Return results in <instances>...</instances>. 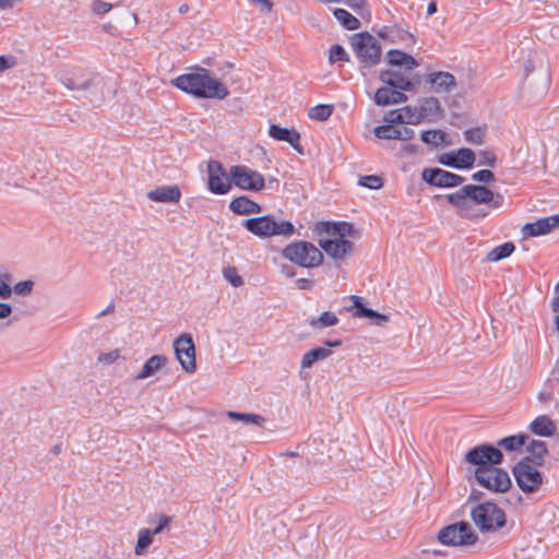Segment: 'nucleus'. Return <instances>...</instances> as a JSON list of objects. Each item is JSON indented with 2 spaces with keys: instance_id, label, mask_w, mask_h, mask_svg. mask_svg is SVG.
<instances>
[{
  "instance_id": "f257e3e1",
  "label": "nucleus",
  "mask_w": 559,
  "mask_h": 559,
  "mask_svg": "<svg viewBox=\"0 0 559 559\" xmlns=\"http://www.w3.org/2000/svg\"><path fill=\"white\" fill-rule=\"evenodd\" d=\"M316 229L318 233L326 235L319 239V246L334 261L342 262L353 253L354 243L345 239V236L353 231L352 224L320 222Z\"/></svg>"
},
{
  "instance_id": "f03ea898",
  "label": "nucleus",
  "mask_w": 559,
  "mask_h": 559,
  "mask_svg": "<svg viewBox=\"0 0 559 559\" xmlns=\"http://www.w3.org/2000/svg\"><path fill=\"white\" fill-rule=\"evenodd\" d=\"M173 84L177 88L200 98L224 99L229 94L227 87L203 68L193 73L179 75L173 80Z\"/></svg>"
},
{
  "instance_id": "7ed1b4c3",
  "label": "nucleus",
  "mask_w": 559,
  "mask_h": 559,
  "mask_svg": "<svg viewBox=\"0 0 559 559\" xmlns=\"http://www.w3.org/2000/svg\"><path fill=\"white\" fill-rule=\"evenodd\" d=\"M450 204L456 207L461 217L478 219L486 217L489 213L485 210H476V204H488L492 200V191L485 186L466 185L459 191L447 195Z\"/></svg>"
},
{
  "instance_id": "20e7f679",
  "label": "nucleus",
  "mask_w": 559,
  "mask_h": 559,
  "mask_svg": "<svg viewBox=\"0 0 559 559\" xmlns=\"http://www.w3.org/2000/svg\"><path fill=\"white\" fill-rule=\"evenodd\" d=\"M242 226L259 238L289 237L295 233V227L289 221L276 218L271 214L248 218L242 222Z\"/></svg>"
},
{
  "instance_id": "39448f33",
  "label": "nucleus",
  "mask_w": 559,
  "mask_h": 559,
  "mask_svg": "<svg viewBox=\"0 0 559 559\" xmlns=\"http://www.w3.org/2000/svg\"><path fill=\"white\" fill-rule=\"evenodd\" d=\"M352 49L360 62V68L378 66L382 57V47L379 40L368 32L354 34L350 37Z\"/></svg>"
},
{
  "instance_id": "423d86ee",
  "label": "nucleus",
  "mask_w": 559,
  "mask_h": 559,
  "mask_svg": "<svg viewBox=\"0 0 559 559\" xmlns=\"http://www.w3.org/2000/svg\"><path fill=\"white\" fill-rule=\"evenodd\" d=\"M471 518L480 532H497L506 525L504 511L496 503H479L471 511Z\"/></svg>"
},
{
  "instance_id": "0eeeda50",
  "label": "nucleus",
  "mask_w": 559,
  "mask_h": 559,
  "mask_svg": "<svg viewBox=\"0 0 559 559\" xmlns=\"http://www.w3.org/2000/svg\"><path fill=\"white\" fill-rule=\"evenodd\" d=\"M282 254L285 259L302 267H316L323 261L322 252L313 243L304 240L287 245Z\"/></svg>"
},
{
  "instance_id": "6e6552de",
  "label": "nucleus",
  "mask_w": 559,
  "mask_h": 559,
  "mask_svg": "<svg viewBox=\"0 0 559 559\" xmlns=\"http://www.w3.org/2000/svg\"><path fill=\"white\" fill-rule=\"evenodd\" d=\"M516 485L525 493H536L543 483V474L538 471L533 460L525 457L516 463L512 469Z\"/></svg>"
},
{
  "instance_id": "1a4fd4ad",
  "label": "nucleus",
  "mask_w": 559,
  "mask_h": 559,
  "mask_svg": "<svg viewBox=\"0 0 559 559\" xmlns=\"http://www.w3.org/2000/svg\"><path fill=\"white\" fill-rule=\"evenodd\" d=\"M438 539L448 546H472L478 540V535L467 522L462 521L440 530Z\"/></svg>"
},
{
  "instance_id": "9d476101",
  "label": "nucleus",
  "mask_w": 559,
  "mask_h": 559,
  "mask_svg": "<svg viewBox=\"0 0 559 559\" xmlns=\"http://www.w3.org/2000/svg\"><path fill=\"white\" fill-rule=\"evenodd\" d=\"M479 486L491 492H506L511 487L509 474L499 467H480L475 469Z\"/></svg>"
},
{
  "instance_id": "9b49d317",
  "label": "nucleus",
  "mask_w": 559,
  "mask_h": 559,
  "mask_svg": "<svg viewBox=\"0 0 559 559\" xmlns=\"http://www.w3.org/2000/svg\"><path fill=\"white\" fill-rule=\"evenodd\" d=\"M233 183L241 190L261 191L265 187L264 177L257 170L243 165H235L229 169Z\"/></svg>"
},
{
  "instance_id": "f8f14e48",
  "label": "nucleus",
  "mask_w": 559,
  "mask_h": 559,
  "mask_svg": "<svg viewBox=\"0 0 559 559\" xmlns=\"http://www.w3.org/2000/svg\"><path fill=\"white\" fill-rule=\"evenodd\" d=\"M502 459V452L491 444H480L475 447L465 455V460L468 463L476 465V468L496 467L495 465L500 464Z\"/></svg>"
},
{
  "instance_id": "ddd939ff",
  "label": "nucleus",
  "mask_w": 559,
  "mask_h": 559,
  "mask_svg": "<svg viewBox=\"0 0 559 559\" xmlns=\"http://www.w3.org/2000/svg\"><path fill=\"white\" fill-rule=\"evenodd\" d=\"M174 350L176 358L180 362L182 369L192 373L197 369L195 364V346L190 334L183 333L174 342Z\"/></svg>"
},
{
  "instance_id": "4468645a",
  "label": "nucleus",
  "mask_w": 559,
  "mask_h": 559,
  "mask_svg": "<svg viewBox=\"0 0 559 559\" xmlns=\"http://www.w3.org/2000/svg\"><path fill=\"white\" fill-rule=\"evenodd\" d=\"M379 80L390 87L411 92L418 84L417 75L412 74V70H383L379 74Z\"/></svg>"
},
{
  "instance_id": "2eb2a0df",
  "label": "nucleus",
  "mask_w": 559,
  "mask_h": 559,
  "mask_svg": "<svg viewBox=\"0 0 559 559\" xmlns=\"http://www.w3.org/2000/svg\"><path fill=\"white\" fill-rule=\"evenodd\" d=\"M209 190L214 194H226L231 188V178H229L218 160L207 163Z\"/></svg>"
},
{
  "instance_id": "dca6fc26",
  "label": "nucleus",
  "mask_w": 559,
  "mask_h": 559,
  "mask_svg": "<svg viewBox=\"0 0 559 559\" xmlns=\"http://www.w3.org/2000/svg\"><path fill=\"white\" fill-rule=\"evenodd\" d=\"M423 179L430 186L453 188L464 182V177L441 168H426L421 174Z\"/></svg>"
},
{
  "instance_id": "f3484780",
  "label": "nucleus",
  "mask_w": 559,
  "mask_h": 559,
  "mask_svg": "<svg viewBox=\"0 0 559 559\" xmlns=\"http://www.w3.org/2000/svg\"><path fill=\"white\" fill-rule=\"evenodd\" d=\"M559 226V215H551L524 225L522 231L525 237H537L550 233Z\"/></svg>"
},
{
  "instance_id": "a211bd4d",
  "label": "nucleus",
  "mask_w": 559,
  "mask_h": 559,
  "mask_svg": "<svg viewBox=\"0 0 559 559\" xmlns=\"http://www.w3.org/2000/svg\"><path fill=\"white\" fill-rule=\"evenodd\" d=\"M374 103L379 106H389L405 103L407 96L403 91L390 87L389 85L379 87L374 93Z\"/></svg>"
},
{
  "instance_id": "6ab92c4d",
  "label": "nucleus",
  "mask_w": 559,
  "mask_h": 559,
  "mask_svg": "<svg viewBox=\"0 0 559 559\" xmlns=\"http://www.w3.org/2000/svg\"><path fill=\"white\" fill-rule=\"evenodd\" d=\"M427 83L436 93H449L456 86V80L450 72L438 71L430 73Z\"/></svg>"
},
{
  "instance_id": "aec40b11",
  "label": "nucleus",
  "mask_w": 559,
  "mask_h": 559,
  "mask_svg": "<svg viewBox=\"0 0 559 559\" xmlns=\"http://www.w3.org/2000/svg\"><path fill=\"white\" fill-rule=\"evenodd\" d=\"M269 135L275 140L289 143L294 150H296L298 153H302V147L300 145V134L296 130H289L277 124H271L269 128Z\"/></svg>"
},
{
  "instance_id": "412c9836",
  "label": "nucleus",
  "mask_w": 559,
  "mask_h": 559,
  "mask_svg": "<svg viewBox=\"0 0 559 559\" xmlns=\"http://www.w3.org/2000/svg\"><path fill=\"white\" fill-rule=\"evenodd\" d=\"M147 198L154 202L178 203L181 191L177 186H162L147 193Z\"/></svg>"
},
{
  "instance_id": "4be33fe9",
  "label": "nucleus",
  "mask_w": 559,
  "mask_h": 559,
  "mask_svg": "<svg viewBox=\"0 0 559 559\" xmlns=\"http://www.w3.org/2000/svg\"><path fill=\"white\" fill-rule=\"evenodd\" d=\"M229 209L237 215L258 214L262 211L259 203L246 195L237 197L229 203Z\"/></svg>"
},
{
  "instance_id": "5701e85b",
  "label": "nucleus",
  "mask_w": 559,
  "mask_h": 559,
  "mask_svg": "<svg viewBox=\"0 0 559 559\" xmlns=\"http://www.w3.org/2000/svg\"><path fill=\"white\" fill-rule=\"evenodd\" d=\"M378 36L392 44L397 41L414 44L415 41L413 34L395 26H383L381 29H379Z\"/></svg>"
},
{
  "instance_id": "b1692460",
  "label": "nucleus",
  "mask_w": 559,
  "mask_h": 559,
  "mask_svg": "<svg viewBox=\"0 0 559 559\" xmlns=\"http://www.w3.org/2000/svg\"><path fill=\"white\" fill-rule=\"evenodd\" d=\"M386 62L390 66L403 67L405 70H414L418 67V62L413 56L397 49L386 52Z\"/></svg>"
},
{
  "instance_id": "393cba45",
  "label": "nucleus",
  "mask_w": 559,
  "mask_h": 559,
  "mask_svg": "<svg viewBox=\"0 0 559 559\" xmlns=\"http://www.w3.org/2000/svg\"><path fill=\"white\" fill-rule=\"evenodd\" d=\"M530 429L534 435L552 437L557 431V425L547 415H540L531 423Z\"/></svg>"
},
{
  "instance_id": "a878e982",
  "label": "nucleus",
  "mask_w": 559,
  "mask_h": 559,
  "mask_svg": "<svg viewBox=\"0 0 559 559\" xmlns=\"http://www.w3.org/2000/svg\"><path fill=\"white\" fill-rule=\"evenodd\" d=\"M167 362V358L163 355H153L143 365L141 371L134 376V380L140 381L154 376Z\"/></svg>"
},
{
  "instance_id": "bb28decb",
  "label": "nucleus",
  "mask_w": 559,
  "mask_h": 559,
  "mask_svg": "<svg viewBox=\"0 0 559 559\" xmlns=\"http://www.w3.org/2000/svg\"><path fill=\"white\" fill-rule=\"evenodd\" d=\"M418 109L423 120L433 121L443 116L441 104L435 97L425 98Z\"/></svg>"
},
{
  "instance_id": "cd10ccee",
  "label": "nucleus",
  "mask_w": 559,
  "mask_h": 559,
  "mask_svg": "<svg viewBox=\"0 0 559 559\" xmlns=\"http://www.w3.org/2000/svg\"><path fill=\"white\" fill-rule=\"evenodd\" d=\"M354 307L356 308L355 317L357 318H369V319H377L376 324L377 325H384L386 322H389V317L382 313H379L370 308H367L362 305L360 297L358 296H350Z\"/></svg>"
},
{
  "instance_id": "c85d7f7f",
  "label": "nucleus",
  "mask_w": 559,
  "mask_h": 559,
  "mask_svg": "<svg viewBox=\"0 0 559 559\" xmlns=\"http://www.w3.org/2000/svg\"><path fill=\"white\" fill-rule=\"evenodd\" d=\"M332 352L325 347H316L307 352L301 358V369H309L317 361L324 360Z\"/></svg>"
},
{
  "instance_id": "c756f323",
  "label": "nucleus",
  "mask_w": 559,
  "mask_h": 559,
  "mask_svg": "<svg viewBox=\"0 0 559 559\" xmlns=\"http://www.w3.org/2000/svg\"><path fill=\"white\" fill-rule=\"evenodd\" d=\"M333 15L348 31H356L360 27V21L345 9H334Z\"/></svg>"
},
{
  "instance_id": "7c9ffc66",
  "label": "nucleus",
  "mask_w": 559,
  "mask_h": 559,
  "mask_svg": "<svg viewBox=\"0 0 559 559\" xmlns=\"http://www.w3.org/2000/svg\"><path fill=\"white\" fill-rule=\"evenodd\" d=\"M395 120L406 124H418L423 121L418 107L405 106L399 109Z\"/></svg>"
},
{
  "instance_id": "2f4dec72",
  "label": "nucleus",
  "mask_w": 559,
  "mask_h": 559,
  "mask_svg": "<svg viewBox=\"0 0 559 559\" xmlns=\"http://www.w3.org/2000/svg\"><path fill=\"white\" fill-rule=\"evenodd\" d=\"M514 250L515 246L513 245V242H504L491 249L487 253L486 260L489 262H498L511 255Z\"/></svg>"
},
{
  "instance_id": "473e14b6",
  "label": "nucleus",
  "mask_w": 559,
  "mask_h": 559,
  "mask_svg": "<svg viewBox=\"0 0 559 559\" xmlns=\"http://www.w3.org/2000/svg\"><path fill=\"white\" fill-rule=\"evenodd\" d=\"M455 155V168L465 169L471 168L476 159L475 153L471 148H459L454 152Z\"/></svg>"
},
{
  "instance_id": "72a5a7b5",
  "label": "nucleus",
  "mask_w": 559,
  "mask_h": 559,
  "mask_svg": "<svg viewBox=\"0 0 559 559\" xmlns=\"http://www.w3.org/2000/svg\"><path fill=\"white\" fill-rule=\"evenodd\" d=\"M420 139L424 143L435 147L447 144V133L442 130L423 131Z\"/></svg>"
},
{
  "instance_id": "f704fd0d",
  "label": "nucleus",
  "mask_w": 559,
  "mask_h": 559,
  "mask_svg": "<svg viewBox=\"0 0 559 559\" xmlns=\"http://www.w3.org/2000/svg\"><path fill=\"white\" fill-rule=\"evenodd\" d=\"M528 437L526 435L509 436L502 438L498 444L506 451H519L526 443Z\"/></svg>"
},
{
  "instance_id": "c9c22d12",
  "label": "nucleus",
  "mask_w": 559,
  "mask_h": 559,
  "mask_svg": "<svg viewBox=\"0 0 559 559\" xmlns=\"http://www.w3.org/2000/svg\"><path fill=\"white\" fill-rule=\"evenodd\" d=\"M338 323V318L335 313L331 311L322 312L319 318L311 319L309 321V325L313 329H324L329 326H334Z\"/></svg>"
},
{
  "instance_id": "e433bc0d",
  "label": "nucleus",
  "mask_w": 559,
  "mask_h": 559,
  "mask_svg": "<svg viewBox=\"0 0 559 559\" xmlns=\"http://www.w3.org/2000/svg\"><path fill=\"white\" fill-rule=\"evenodd\" d=\"M227 416L231 420H239L243 424H252L259 427H262L265 423V419L258 414H246L230 411L227 413Z\"/></svg>"
},
{
  "instance_id": "4c0bfd02",
  "label": "nucleus",
  "mask_w": 559,
  "mask_h": 559,
  "mask_svg": "<svg viewBox=\"0 0 559 559\" xmlns=\"http://www.w3.org/2000/svg\"><path fill=\"white\" fill-rule=\"evenodd\" d=\"M153 536L154 535L151 533L150 528L140 530L136 545L134 547V554L136 556H142L146 552V549L153 543Z\"/></svg>"
},
{
  "instance_id": "58836bf2",
  "label": "nucleus",
  "mask_w": 559,
  "mask_h": 559,
  "mask_svg": "<svg viewBox=\"0 0 559 559\" xmlns=\"http://www.w3.org/2000/svg\"><path fill=\"white\" fill-rule=\"evenodd\" d=\"M333 112L332 105H317L309 109L308 117L312 120L317 121H325L328 120Z\"/></svg>"
},
{
  "instance_id": "ea45409f",
  "label": "nucleus",
  "mask_w": 559,
  "mask_h": 559,
  "mask_svg": "<svg viewBox=\"0 0 559 559\" xmlns=\"http://www.w3.org/2000/svg\"><path fill=\"white\" fill-rule=\"evenodd\" d=\"M374 135L382 140H399V127L391 124L378 126L373 130Z\"/></svg>"
},
{
  "instance_id": "a19ab883",
  "label": "nucleus",
  "mask_w": 559,
  "mask_h": 559,
  "mask_svg": "<svg viewBox=\"0 0 559 559\" xmlns=\"http://www.w3.org/2000/svg\"><path fill=\"white\" fill-rule=\"evenodd\" d=\"M171 521V516L166 514H154L147 520V522L151 524L156 522V526L153 530H151V533L153 535L160 534L164 530L168 528Z\"/></svg>"
},
{
  "instance_id": "79ce46f5",
  "label": "nucleus",
  "mask_w": 559,
  "mask_h": 559,
  "mask_svg": "<svg viewBox=\"0 0 559 559\" xmlns=\"http://www.w3.org/2000/svg\"><path fill=\"white\" fill-rule=\"evenodd\" d=\"M527 451L537 460L542 461L547 454L548 449L546 442L539 440H531L526 447Z\"/></svg>"
},
{
  "instance_id": "37998d69",
  "label": "nucleus",
  "mask_w": 559,
  "mask_h": 559,
  "mask_svg": "<svg viewBox=\"0 0 559 559\" xmlns=\"http://www.w3.org/2000/svg\"><path fill=\"white\" fill-rule=\"evenodd\" d=\"M329 61L330 63H335L337 61L349 62V56L342 45L335 44L330 48Z\"/></svg>"
},
{
  "instance_id": "c03bdc74",
  "label": "nucleus",
  "mask_w": 559,
  "mask_h": 559,
  "mask_svg": "<svg viewBox=\"0 0 559 559\" xmlns=\"http://www.w3.org/2000/svg\"><path fill=\"white\" fill-rule=\"evenodd\" d=\"M359 185L369 189L378 190L383 187V179L377 175H367L359 178Z\"/></svg>"
},
{
  "instance_id": "a18cd8bd",
  "label": "nucleus",
  "mask_w": 559,
  "mask_h": 559,
  "mask_svg": "<svg viewBox=\"0 0 559 559\" xmlns=\"http://www.w3.org/2000/svg\"><path fill=\"white\" fill-rule=\"evenodd\" d=\"M223 275L234 287H240L243 285V278L238 274L235 266H227L223 270Z\"/></svg>"
},
{
  "instance_id": "49530a36",
  "label": "nucleus",
  "mask_w": 559,
  "mask_h": 559,
  "mask_svg": "<svg viewBox=\"0 0 559 559\" xmlns=\"http://www.w3.org/2000/svg\"><path fill=\"white\" fill-rule=\"evenodd\" d=\"M465 140L472 144H481L485 132L480 128L468 129L464 132Z\"/></svg>"
},
{
  "instance_id": "de8ad7c7",
  "label": "nucleus",
  "mask_w": 559,
  "mask_h": 559,
  "mask_svg": "<svg viewBox=\"0 0 559 559\" xmlns=\"http://www.w3.org/2000/svg\"><path fill=\"white\" fill-rule=\"evenodd\" d=\"M60 82L69 90H84L88 86L87 82H76L73 78L66 74L60 75Z\"/></svg>"
},
{
  "instance_id": "09e8293b",
  "label": "nucleus",
  "mask_w": 559,
  "mask_h": 559,
  "mask_svg": "<svg viewBox=\"0 0 559 559\" xmlns=\"http://www.w3.org/2000/svg\"><path fill=\"white\" fill-rule=\"evenodd\" d=\"M33 287H34L33 281H31V280L22 281V282L16 283L13 286L12 292H14L15 294L21 295V296H26L32 293Z\"/></svg>"
},
{
  "instance_id": "8fccbe9b",
  "label": "nucleus",
  "mask_w": 559,
  "mask_h": 559,
  "mask_svg": "<svg viewBox=\"0 0 559 559\" xmlns=\"http://www.w3.org/2000/svg\"><path fill=\"white\" fill-rule=\"evenodd\" d=\"M112 7H114L112 3L102 1V0H95L92 4V11L95 14L102 15V14L109 12L112 9Z\"/></svg>"
},
{
  "instance_id": "3c124183",
  "label": "nucleus",
  "mask_w": 559,
  "mask_h": 559,
  "mask_svg": "<svg viewBox=\"0 0 559 559\" xmlns=\"http://www.w3.org/2000/svg\"><path fill=\"white\" fill-rule=\"evenodd\" d=\"M472 179L479 182H491L495 180V175L489 169H483L473 174Z\"/></svg>"
},
{
  "instance_id": "603ef678",
  "label": "nucleus",
  "mask_w": 559,
  "mask_h": 559,
  "mask_svg": "<svg viewBox=\"0 0 559 559\" xmlns=\"http://www.w3.org/2000/svg\"><path fill=\"white\" fill-rule=\"evenodd\" d=\"M120 357L119 350L115 349L109 353H104L98 356V361L103 364H112Z\"/></svg>"
},
{
  "instance_id": "864d4df0",
  "label": "nucleus",
  "mask_w": 559,
  "mask_h": 559,
  "mask_svg": "<svg viewBox=\"0 0 559 559\" xmlns=\"http://www.w3.org/2000/svg\"><path fill=\"white\" fill-rule=\"evenodd\" d=\"M479 157L481 158L480 164L487 165L489 167H493L496 165V155L488 151H481L479 153Z\"/></svg>"
},
{
  "instance_id": "5fc2aeb1",
  "label": "nucleus",
  "mask_w": 559,
  "mask_h": 559,
  "mask_svg": "<svg viewBox=\"0 0 559 559\" xmlns=\"http://www.w3.org/2000/svg\"><path fill=\"white\" fill-rule=\"evenodd\" d=\"M415 136V131L406 126H399V140L408 141Z\"/></svg>"
},
{
  "instance_id": "6e6d98bb",
  "label": "nucleus",
  "mask_w": 559,
  "mask_h": 559,
  "mask_svg": "<svg viewBox=\"0 0 559 559\" xmlns=\"http://www.w3.org/2000/svg\"><path fill=\"white\" fill-rule=\"evenodd\" d=\"M439 163L445 166L455 168V155L454 152L444 153L439 157Z\"/></svg>"
},
{
  "instance_id": "4d7b16f0",
  "label": "nucleus",
  "mask_w": 559,
  "mask_h": 559,
  "mask_svg": "<svg viewBox=\"0 0 559 559\" xmlns=\"http://www.w3.org/2000/svg\"><path fill=\"white\" fill-rule=\"evenodd\" d=\"M537 400L543 404H548L554 400V393L550 390L539 391L537 393Z\"/></svg>"
},
{
  "instance_id": "13d9d810",
  "label": "nucleus",
  "mask_w": 559,
  "mask_h": 559,
  "mask_svg": "<svg viewBox=\"0 0 559 559\" xmlns=\"http://www.w3.org/2000/svg\"><path fill=\"white\" fill-rule=\"evenodd\" d=\"M15 64L13 57L0 56V71L12 68Z\"/></svg>"
},
{
  "instance_id": "bf43d9fd",
  "label": "nucleus",
  "mask_w": 559,
  "mask_h": 559,
  "mask_svg": "<svg viewBox=\"0 0 559 559\" xmlns=\"http://www.w3.org/2000/svg\"><path fill=\"white\" fill-rule=\"evenodd\" d=\"M12 295V287L0 280V298H10Z\"/></svg>"
},
{
  "instance_id": "052dcab7",
  "label": "nucleus",
  "mask_w": 559,
  "mask_h": 559,
  "mask_svg": "<svg viewBox=\"0 0 559 559\" xmlns=\"http://www.w3.org/2000/svg\"><path fill=\"white\" fill-rule=\"evenodd\" d=\"M503 202H504V198H503V195H501V194H499V193L495 194V193L492 192V200H491V201H489V203H488V204H490V206H491L492 209H499V207H501V206L503 205Z\"/></svg>"
},
{
  "instance_id": "680f3d73",
  "label": "nucleus",
  "mask_w": 559,
  "mask_h": 559,
  "mask_svg": "<svg viewBox=\"0 0 559 559\" xmlns=\"http://www.w3.org/2000/svg\"><path fill=\"white\" fill-rule=\"evenodd\" d=\"M401 152L405 155H413V154H416L418 152V145L416 144H404L402 147H401Z\"/></svg>"
},
{
  "instance_id": "e2e57ef3",
  "label": "nucleus",
  "mask_w": 559,
  "mask_h": 559,
  "mask_svg": "<svg viewBox=\"0 0 559 559\" xmlns=\"http://www.w3.org/2000/svg\"><path fill=\"white\" fill-rule=\"evenodd\" d=\"M12 313V307L9 304L0 302V319H5Z\"/></svg>"
},
{
  "instance_id": "0e129e2a",
  "label": "nucleus",
  "mask_w": 559,
  "mask_h": 559,
  "mask_svg": "<svg viewBox=\"0 0 559 559\" xmlns=\"http://www.w3.org/2000/svg\"><path fill=\"white\" fill-rule=\"evenodd\" d=\"M399 114V110H393V111H390L388 112L385 116H384V121L386 122L385 124H393V123H401L400 121L395 120V116Z\"/></svg>"
},
{
  "instance_id": "69168bd1",
  "label": "nucleus",
  "mask_w": 559,
  "mask_h": 559,
  "mask_svg": "<svg viewBox=\"0 0 559 559\" xmlns=\"http://www.w3.org/2000/svg\"><path fill=\"white\" fill-rule=\"evenodd\" d=\"M297 285L300 289H308L312 286V282L307 278H299L297 280Z\"/></svg>"
},
{
  "instance_id": "338daca9",
  "label": "nucleus",
  "mask_w": 559,
  "mask_h": 559,
  "mask_svg": "<svg viewBox=\"0 0 559 559\" xmlns=\"http://www.w3.org/2000/svg\"><path fill=\"white\" fill-rule=\"evenodd\" d=\"M115 310V302L111 301L103 311H100L98 314H97V318H100V317H104L108 313H111L114 312Z\"/></svg>"
},
{
  "instance_id": "774afa93",
  "label": "nucleus",
  "mask_w": 559,
  "mask_h": 559,
  "mask_svg": "<svg viewBox=\"0 0 559 559\" xmlns=\"http://www.w3.org/2000/svg\"><path fill=\"white\" fill-rule=\"evenodd\" d=\"M437 12V2L436 1H431L428 7H427V14L428 15H432Z\"/></svg>"
}]
</instances>
